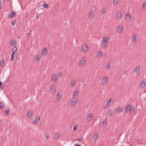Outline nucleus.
I'll list each match as a JSON object with an SVG mask.
<instances>
[{
	"label": "nucleus",
	"mask_w": 146,
	"mask_h": 146,
	"mask_svg": "<svg viewBox=\"0 0 146 146\" xmlns=\"http://www.w3.org/2000/svg\"><path fill=\"white\" fill-rule=\"evenodd\" d=\"M134 110V106H131L130 104H129L125 107L124 110V113H126L129 111L130 113L133 112Z\"/></svg>",
	"instance_id": "1"
},
{
	"label": "nucleus",
	"mask_w": 146,
	"mask_h": 146,
	"mask_svg": "<svg viewBox=\"0 0 146 146\" xmlns=\"http://www.w3.org/2000/svg\"><path fill=\"white\" fill-rule=\"evenodd\" d=\"M88 47L87 44H84L82 46V50L85 53H87L88 51Z\"/></svg>",
	"instance_id": "2"
},
{
	"label": "nucleus",
	"mask_w": 146,
	"mask_h": 146,
	"mask_svg": "<svg viewBox=\"0 0 146 146\" xmlns=\"http://www.w3.org/2000/svg\"><path fill=\"white\" fill-rule=\"evenodd\" d=\"M86 62V57L82 58L79 62V64L80 66H83L85 64Z\"/></svg>",
	"instance_id": "3"
},
{
	"label": "nucleus",
	"mask_w": 146,
	"mask_h": 146,
	"mask_svg": "<svg viewBox=\"0 0 146 146\" xmlns=\"http://www.w3.org/2000/svg\"><path fill=\"white\" fill-rule=\"evenodd\" d=\"M109 40H107L103 39L102 41V46L103 47H106L107 45V43L109 42Z\"/></svg>",
	"instance_id": "4"
},
{
	"label": "nucleus",
	"mask_w": 146,
	"mask_h": 146,
	"mask_svg": "<svg viewBox=\"0 0 146 146\" xmlns=\"http://www.w3.org/2000/svg\"><path fill=\"white\" fill-rule=\"evenodd\" d=\"M108 77L107 76H104L102 80V83L103 85H105L107 84L108 81Z\"/></svg>",
	"instance_id": "5"
},
{
	"label": "nucleus",
	"mask_w": 146,
	"mask_h": 146,
	"mask_svg": "<svg viewBox=\"0 0 146 146\" xmlns=\"http://www.w3.org/2000/svg\"><path fill=\"white\" fill-rule=\"evenodd\" d=\"M141 69L140 66H139L137 67L134 70V72H135V74L137 75L139 74L140 72Z\"/></svg>",
	"instance_id": "6"
},
{
	"label": "nucleus",
	"mask_w": 146,
	"mask_h": 146,
	"mask_svg": "<svg viewBox=\"0 0 146 146\" xmlns=\"http://www.w3.org/2000/svg\"><path fill=\"white\" fill-rule=\"evenodd\" d=\"M56 92V87L54 85H52L51 87L50 92L52 94L55 93Z\"/></svg>",
	"instance_id": "7"
},
{
	"label": "nucleus",
	"mask_w": 146,
	"mask_h": 146,
	"mask_svg": "<svg viewBox=\"0 0 146 146\" xmlns=\"http://www.w3.org/2000/svg\"><path fill=\"white\" fill-rule=\"evenodd\" d=\"M77 102V98L75 97H73L71 100V103L73 105H74L76 104Z\"/></svg>",
	"instance_id": "8"
},
{
	"label": "nucleus",
	"mask_w": 146,
	"mask_h": 146,
	"mask_svg": "<svg viewBox=\"0 0 146 146\" xmlns=\"http://www.w3.org/2000/svg\"><path fill=\"white\" fill-rule=\"evenodd\" d=\"M146 82V80H143L141 82L140 87L142 88H144L145 86V83Z\"/></svg>",
	"instance_id": "9"
},
{
	"label": "nucleus",
	"mask_w": 146,
	"mask_h": 146,
	"mask_svg": "<svg viewBox=\"0 0 146 146\" xmlns=\"http://www.w3.org/2000/svg\"><path fill=\"white\" fill-rule=\"evenodd\" d=\"M123 30V26L122 25L119 26L117 29L118 33L119 34L121 33H122Z\"/></svg>",
	"instance_id": "10"
},
{
	"label": "nucleus",
	"mask_w": 146,
	"mask_h": 146,
	"mask_svg": "<svg viewBox=\"0 0 146 146\" xmlns=\"http://www.w3.org/2000/svg\"><path fill=\"white\" fill-rule=\"evenodd\" d=\"M93 114L92 113H90L89 115L87 117V120L88 121H91L92 119Z\"/></svg>",
	"instance_id": "11"
},
{
	"label": "nucleus",
	"mask_w": 146,
	"mask_h": 146,
	"mask_svg": "<svg viewBox=\"0 0 146 146\" xmlns=\"http://www.w3.org/2000/svg\"><path fill=\"white\" fill-rule=\"evenodd\" d=\"M16 15V14L15 12L13 11H11L9 15L10 18H13L15 17Z\"/></svg>",
	"instance_id": "12"
},
{
	"label": "nucleus",
	"mask_w": 146,
	"mask_h": 146,
	"mask_svg": "<svg viewBox=\"0 0 146 146\" xmlns=\"http://www.w3.org/2000/svg\"><path fill=\"white\" fill-rule=\"evenodd\" d=\"M47 50L46 48H44L41 54L43 56H45L47 54Z\"/></svg>",
	"instance_id": "13"
},
{
	"label": "nucleus",
	"mask_w": 146,
	"mask_h": 146,
	"mask_svg": "<svg viewBox=\"0 0 146 146\" xmlns=\"http://www.w3.org/2000/svg\"><path fill=\"white\" fill-rule=\"evenodd\" d=\"M94 16V13L92 11H91L89 14L88 17L89 19H91Z\"/></svg>",
	"instance_id": "14"
},
{
	"label": "nucleus",
	"mask_w": 146,
	"mask_h": 146,
	"mask_svg": "<svg viewBox=\"0 0 146 146\" xmlns=\"http://www.w3.org/2000/svg\"><path fill=\"white\" fill-rule=\"evenodd\" d=\"M122 111V107L120 106H119L117 108V111L118 113H120Z\"/></svg>",
	"instance_id": "15"
},
{
	"label": "nucleus",
	"mask_w": 146,
	"mask_h": 146,
	"mask_svg": "<svg viewBox=\"0 0 146 146\" xmlns=\"http://www.w3.org/2000/svg\"><path fill=\"white\" fill-rule=\"evenodd\" d=\"M122 13L120 12H118L117 13V17L118 19H119L122 16Z\"/></svg>",
	"instance_id": "16"
},
{
	"label": "nucleus",
	"mask_w": 146,
	"mask_h": 146,
	"mask_svg": "<svg viewBox=\"0 0 146 146\" xmlns=\"http://www.w3.org/2000/svg\"><path fill=\"white\" fill-rule=\"evenodd\" d=\"M76 82V80H72L71 83V86L72 87L75 86Z\"/></svg>",
	"instance_id": "17"
},
{
	"label": "nucleus",
	"mask_w": 146,
	"mask_h": 146,
	"mask_svg": "<svg viewBox=\"0 0 146 146\" xmlns=\"http://www.w3.org/2000/svg\"><path fill=\"white\" fill-rule=\"evenodd\" d=\"M137 36L136 34H134L132 35V40L133 42H135L136 41Z\"/></svg>",
	"instance_id": "18"
},
{
	"label": "nucleus",
	"mask_w": 146,
	"mask_h": 146,
	"mask_svg": "<svg viewBox=\"0 0 146 146\" xmlns=\"http://www.w3.org/2000/svg\"><path fill=\"white\" fill-rule=\"evenodd\" d=\"M129 14V12H127L126 13L125 15V18L127 19H128V18L127 17H129V21L130 20H131V15L130 14Z\"/></svg>",
	"instance_id": "19"
},
{
	"label": "nucleus",
	"mask_w": 146,
	"mask_h": 146,
	"mask_svg": "<svg viewBox=\"0 0 146 146\" xmlns=\"http://www.w3.org/2000/svg\"><path fill=\"white\" fill-rule=\"evenodd\" d=\"M0 66L1 67H4L5 66L4 61L3 60H1L0 61Z\"/></svg>",
	"instance_id": "20"
},
{
	"label": "nucleus",
	"mask_w": 146,
	"mask_h": 146,
	"mask_svg": "<svg viewBox=\"0 0 146 146\" xmlns=\"http://www.w3.org/2000/svg\"><path fill=\"white\" fill-rule=\"evenodd\" d=\"M52 81L55 82L56 80V77L54 74H53L52 77Z\"/></svg>",
	"instance_id": "21"
},
{
	"label": "nucleus",
	"mask_w": 146,
	"mask_h": 146,
	"mask_svg": "<svg viewBox=\"0 0 146 146\" xmlns=\"http://www.w3.org/2000/svg\"><path fill=\"white\" fill-rule=\"evenodd\" d=\"M60 134L58 133L54 135V138L55 139H58L60 137Z\"/></svg>",
	"instance_id": "22"
},
{
	"label": "nucleus",
	"mask_w": 146,
	"mask_h": 146,
	"mask_svg": "<svg viewBox=\"0 0 146 146\" xmlns=\"http://www.w3.org/2000/svg\"><path fill=\"white\" fill-rule=\"evenodd\" d=\"M10 111V110L9 109L6 110L4 111V114L5 115H8L9 114V112Z\"/></svg>",
	"instance_id": "23"
},
{
	"label": "nucleus",
	"mask_w": 146,
	"mask_h": 146,
	"mask_svg": "<svg viewBox=\"0 0 146 146\" xmlns=\"http://www.w3.org/2000/svg\"><path fill=\"white\" fill-rule=\"evenodd\" d=\"M33 112L31 111H28L27 114V116L29 117H30L32 116Z\"/></svg>",
	"instance_id": "24"
},
{
	"label": "nucleus",
	"mask_w": 146,
	"mask_h": 146,
	"mask_svg": "<svg viewBox=\"0 0 146 146\" xmlns=\"http://www.w3.org/2000/svg\"><path fill=\"white\" fill-rule=\"evenodd\" d=\"M102 52L100 50H99L98 51L97 54V56L100 57L102 56Z\"/></svg>",
	"instance_id": "25"
},
{
	"label": "nucleus",
	"mask_w": 146,
	"mask_h": 146,
	"mask_svg": "<svg viewBox=\"0 0 146 146\" xmlns=\"http://www.w3.org/2000/svg\"><path fill=\"white\" fill-rule=\"evenodd\" d=\"M106 12V8L104 7H103L101 10V12L103 14H104Z\"/></svg>",
	"instance_id": "26"
},
{
	"label": "nucleus",
	"mask_w": 146,
	"mask_h": 146,
	"mask_svg": "<svg viewBox=\"0 0 146 146\" xmlns=\"http://www.w3.org/2000/svg\"><path fill=\"white\" fill-rule=\"evenodd\" d=\"M40 120V118L37 117L35 118V120L34 121V123H38L39 122Z\"/></svg>",
	"instance_id": "27"
},
{
	"label": "nucleus",
	"mask_w": 146,
	"mask_h": 146,
	"mask_svg": "<svg viewBox=\"0 0 146 146\" xmlns=\"http://www.w3.org/2000/svg\"><path fill=\"white\" fill-rule=\"evenodd\" d=\"M94 138L96 140L97 139H98V133H95L94 134Z\"/></svg>",
	"instance_id": "28"
},
{
	"label": "nucleus",
	"mask_w": 146,
	"mask_h": 146,
	"mask_svg": "<svg viewBox=\"0 0 146 146\" xmlns=\"http://www.w3.org/2000/svg\"><path fill=\"white\" fill-rule=\"evenodd\" d=\"M118 0H113V5L116 6L117 5V3H118Z\"/></svg>",
	"instance_id": "29"
},
{
	"label": "nucleus",
	"mask_w": 146,
	"mask_h": 146,
	"mask_svg": "<svg viewBox=\"0 0 146 146\" xmlns=\"http://www.w3.org/2000/svg\"><path fill=\"white\" fill-rule=\"evenodd\" d=\"M78 95V92L77 91H76L75 90L74 92L73 93V97L74 96H77Z\"/></svg>",
	"instance_id": "30"
},
{
	"label": "nucleus",
	"mask_w": 146,
	"mask_h": 146,
	"mask_svg": "<svg viewBox=\"0 0 146 146\" xmlns=\"http://www.w3.org/2000/svg\"><path fill=\"white\" fill-rule=\"evenodd\" d=\"M10 44L11 45H14L16 44V41L15 40H11L10 42Z\"/></svg>",
	"instance_id": "31"
},
{
	"label": "nucleus",
	"mask_w": 146,
	"mask_h": 146,
	"mask_svg": "<svg viewBox=\"0 0 146 146\" xmlns=\"http://www.w3.org/2000/svg\"><path fill=\"white\" fill-rule=\"evenodd\" d=\"M107 122V119H105L102 122V124L105 126L106 125Z\"/></svg>",
	"instance_id": "32"
},
{
	"label": "nucleus",
	"mask_w": 146,
	"mask_h": 146,
	"mask_svg": "<svg viewBox=\"0 0 146 146\" xmlns=\"http://www.w3.org/2000/svg\"><path fill=\"white\" fill-rule=\"evenodd\" d=\"M108 113L110 116H111L112 115V111L111 109L109 110L108 111Z\"/></svg>",
	"instance_id": "33"
},
{
	"label": "nucleus",
	"mask_w": 146,
	"mask_h": 146,
	"mask_svg": "<svg viewBox=\"0 0 146 146\" xmlns=\"http://www.w3.org/2000/svg\"><path fill=\"white\" fill-rule=\"evenodd\" d=\"M61 95L59 93H58L56 96V98L58 99H60L61 98Z\"/></svg>",
	"instance_id": "34"
},
{
	"label": "nucleus",
	"mask_w": 146,
	"mask_h": 146,
	"mask_svg": "<svg viewBox=\"0 0 146 146\" xmlns=\"http://www.w3.org/2000/svg\"><path fill=\"white\" fill-rule=\"evenodd\" d=\"M17 50V48L16 47H14L13 49L12 50V52H16Z\"/></svg>",
	"instance_id": "35"
},
{
	"label": "nucleus",
	"mask_w": 146,
	"mask_h": 146,
	"mask_svg": "<svg viewBox=\"0 0 146 146\" xmlns=\"http://www.w3.org/2000/svg\"><path fill=\"white\" fill-rule=\"evenodd\" d=\"M15 52H12V53L11 56V61H12L13 59V56L15 54Z\"/></svg>",
	"instance_id": "36"
},
{
	"label": "nucleus",
	"mask_w": 146,
	"mask_h": 146,
	"mask_svg": "<svg viewBox=\"0 0 146 146\" xmlns=\"http://www.w3.org/2000/svg\"><path fill=\"white\" fill-rule=\"evenodd\" d=\"M110 37H103L102 38V39H105V40H109L110 39Z\"/></svg>",
	"instance_id": "37"
},
{
	"label": "nucleus",
	"mask_w": 146,
	"mask_h": 146,
	"mask_svg": "<svg viewBox=\"0 0 146 146\" xmlns=\"http://www.w3.org/2000/svg\"><path fill=\"white\" fill-rule=\"evenodd\" d=\"M110 65H111V63L108 62L107 65V68L108 70L109 69Z\"/></svg>",
	"instance_id": "38"
},
{
	"label": "nucleus",
	"mask_w": 146,
	"mask_h": 146,
	"mask_svg": "<svg viewBox=\"0 0 146 146\" xmlns=\"http://www.w3.org/2000/svg\"><path fill=\"white\" fill-rule=\"evenodd\" d=\"M4 104L2 102H0V109H2L3 106H4Z\"/></svg>",
	"instance_id": "39"
},
{
	"label": "nucleus",
	"mask_w": 146,
	"mask_h": 146,
	"mask_svg": "<svg viewBox=\"0 0 146 146\" xmlns=\"http://www.w3.org/2000/svg\"><path fill=\"white\" fill-rule=\"evenodd\" d=\"M43 7L46 8H48V5L47 4H45L43 5Z\"/></svg>",
	"instance_id": "40"
},
{
	"label": "nucleus",
	"mask_w": 146,
	"mask_h": 146,
	"mask_svg": "<svg viewBox=\"0 0 146 146\" xmlns=\"http://www.w3.org/2000/svg\"><path fill=\"white\" fill-rule=\"evenodd\" d=\"M58 76L59 77H61L63 75V73L62 72H60L58 73Z\"/></svg>",
	"instance_id": "41"
},
{
	"label": "nucleus",
	"mask_w": 146,
	"mask_h": 146,
	"mask_svg": "<svg viewBox=\"0 0 146 146\" xmlns=\"http://www.w3.org/2000/svg\"><path fill=\"white\" fill-rule=\"evenodd\" d=\"M112 101H108L106 104V106H109L110 105V103Z\"/></svg>",
	"instance_id": "42"
},
{
	"label": "nucleus",
	"mask_w": 146,
	"mask_h": 146,
	"mask_svg": "<svg viewBox=\"0 0 146 146\" xmlns=\"http://www.w3.org/2000/svg\"><path fill=\"white\" fill-rule=\"evenodd\" d=\"M77 127V125H74L73 126V130L75 131L76 130V128Z\"/></svg>",
	"instance_id": "43"
},
{
	"label": "nucleus",
	"mask_w": 146,
	"mask_h": 146,
	"mask_svg": "<svg viewBox=\"0 0 146 146\" xmlns=\"http://www.w3.org/2000/svg\"><path fill=\"white\" fill-rule=\"evenodd\" d=\"M39 60V58L38 57V56H37L36 57V61L38 62V61Z\"/></svg>",
	"instance_id": "44"
},
{
	"label": "nucleus",
	"mask_w": 146,
	"mask_h": 146,
	"mask_svg": "<svg viewBox=\"0 0 146 146\" xmlns=\"http://www.w3.org/2000/svg\"><path fill=\"white\" fill-rule=\"evenodd\" d=\"M46 139H48L49 137V135L48 134H46Z\"/></svg>",
	"instance_id": "45"
},
{
	"label": "nucleus",
	"mask_w": 146,
	"mask_h": 146,
	"mask_svg": "<svg viewBox=\"0 0 146 146\" xmlns=\"http://www.w3.org/2000/svg\"><path fill=\"white\" fill-rule=\"evenodd\" d=\"M15 20L14 21H12V23L13 25H15Z\"/></svg>",
	"instance_id": "46"
},
{
	"label": "nucleus",
	"mask_w": 146,
	"mask_h": 146,
	"mask_svg": "<svg viewBox=\"0 0 146 146\" xmlns=\"http://www.w3.org/2000/svg\"><path fill=\"white\" fill-rule=\"evenodd\" d=\"M83 140V139H82V138L81 137H80L78 139V141H79V140Z\"/></svg>",
	"instance_id": "47"
},
{
	"label": "nucleus",
	"mask_w": 146,
	"mask_h": 146,
	"mask_svg": "<svg viewBox=\"0 0 146 146\" xmlns=\"http://www.w3.org/2000/svg\"><path fill=\"white\" fill-rule=\"evenodd\" d=\"M74 146H82L81 145H80L79 144H75L74 145Z\"/></svg>",
	"instance_id": "48"
},
{
	"label": "nucleus",
	"mask_w": 146,
	"mask_h": 146,
	"mask_svg": "<svg viewBox=\"0 0 146 146\" xmlns=\"http://www.w3.org/2000/svg\"><path fill=\"white\" fill-rule=\"evenodd\" d=\"M103 55H104V56L106 57V54L105 53L103 54Z\"/></svg>",
	"instance_id": "49"
},
{
	"label": "nucleus",
	"mask_w": 146,
	"mask_h": 146,
	"mask_svg": "<svg viewBox=\"0 0 146 146\" xmlns=\"http://www.w3.org/2000/svg\"><path fill=\"white\" fill-rule=\"evenodd\" d=\"M126 71H125V70H124V71H123L122 72L123 73V74H125V73H126Z\"/></svg>",
	"instance_id": "50"
},
{
	"label": "nucleus",
	"mask_w": 146,
	"mask_h": 146,
	"mask_svg": "<svg viewBox=\"0 0 146 146\" xmlns=\"http://www.w3.org/2000/svg\"><path fill=\"white\" fill-rule=\"evenodd\" d=\"M31 34V32L30 33H29V36H30Z\"/></svg>",
	"instance_id": "51"
},
{
	"label": "nucleus",
	"mask_w": 146,
	"mask_h": 146,
	"mask_svg": "<svg viewBox=\"0 0 146 146\" xmlns=\"http://www.w3.org/2000/svg\"><path fill=\"white\" fill-rule=\"evenodd\" d=\"M106 108V106H104V109H105Z\"/></svg>",
	"instance_id": "52"
},
{
	"label": "nucleus",
	"mask_w": 146,
	"mask_h": 146,
	"mask_svg": "<svg viewBox=\"0 0 146 146\" xmlns=\"http://www.w3.org/2000/svg\"><path fill=\"white\" fill-rule=\"evenodd\" d=\"M112 100V99H110L108 101H111V100Z\"/></svg>",
	"instance_id": "53"
},
{
	"label": "nucleus",
	"mask_w": 146,
	"mask_h": 146,
	"mask_svg": "<svg viewBox=\"0 0 146 146\" xmlns=\"http://www.w3.org/2000/svg\"><path fill=\"white\" fill-rule=\"evenodd\" d=\"M36 17H37V18H38L39 17V16L37 15Z\"/></svg>",
	"instance_id": "54"
}]
</instances>
